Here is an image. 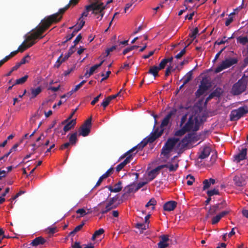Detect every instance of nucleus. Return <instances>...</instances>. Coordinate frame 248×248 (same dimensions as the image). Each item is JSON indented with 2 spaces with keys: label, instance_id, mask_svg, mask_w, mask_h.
Returning a JSON list of instances; mask_svg holds the SVG:
<instances>
[{
  "label": "nucleus",
  "instance_id": "f3484780",
  "mask_svg": "<svg viewBox=\"0 0 248 248\" xmlns=\"http://www.w3.org/2000/svg\"><path fill=\"white\" fill-rule=\"evenodd\" d=\"M177 156H175L171 163L167 165V167L170 171L175 170L178 167V161L177 159Z\"/></svg>",
  "mask_w": 248,
  "mask_h": 248
},
{
  "label": "nucleus",
  "instance_id": "4be33fe9",
  "mask_svg": "<svg viewBox=\"0 0 248 248\" xmlns=\"http://www.w3.org/2000/svg\"><path fill=\"white\" fill-rule=\"evenodd\" d=\"M107 188L111 192H118L121 190L122 186H121V183L119 182L114 185L113 186H107Z\"/></svg>",
  "mask_w": 248,
  "mask_h": 248
},
{
  "label": "nucleus",
  "instance_id": "20e7f679",
  "mask_svg": "<svg viewBox=\"0 0 248 248\" xmlns=\"http://www.w3.org/2000/svg\"><path fill=\"white\" fill-rule=\"evenodd\" d=\"M171 116V113H170L169 114H168L165 117V118L163 119V120L161 123V128L162 129L161 130H160L159 132L158 131H155L153 134L151 135L147 139H144L142 141H141L139 144V147L143 148L147 144V143L148 142H152L157 138L159 137L162 134V132L164 129V127L166 126L168 124Z\"/></svg>",
  "mask_w": 248,
  "mask_h": 248
},
{
  "label": "nucleus",
  "instance_id": "2f4dec72",
  "mask_svg": "<svg viewBox=\"0 0 248 248\" xmlns=\"http://www.w3.org/2000/svg\"><path fill=\"white\" fill-rule=\"evenodd\" d=\"M148 224L146 223H138L136 225L137 228L141 230V232H142L143 230H145L148 228Z\"/></svg>",
  "mask_w": 248,
  "mask_h": 248
},
{
  "label": "nucleus",
  "instance_id": "58836bf2",
  "mask_svg": "<svg viewBox=\"0 0 248 248\" xmlns=\"http://www.w3.org/2000/svg\"><path fill=\"white\" fill-rule=\"evenodd\" d=\"M191 73H187L183 79V84L187 83L191 79Z\"/></svg>",
  "mask_w": 248,
  "mask_h": 248
},
{
  "label": "nucleus",
  "instance_id": "393cba45",
  "mask_svg": "<svg viewBox=\"0 0 248 248\" xmlns=\"http://www.w3.org/2000/svg\"><path fill=\"white\" fill-rule=\"evenodd\" d=\"M160 70L158 66H153L150 68L149 73L153 75L155 78L158 76V72Z\"/></svg>",
  "mask_w": 248,
  "mask_h": 248
},
{
  "label": "nucleus",
  "instance_id": "c9c22d12",
  "mask_svg": "<svg viewBox=\"0 0 248 248\" xmlns=\"http://www.w3.org/2000/svg\"><path fill=\"white\" fill-rule=\"evenodd\" d=\"M29 59L30 56L29 55H27L23 58L19 62L17 63V64H19V66L20 67L21 65L29 62Z\"/></svg>",
  "mask_w": 248,
  "mask_h": 248
},
{
  "label": "nucleus",
  "instance_id": "8fccbe9b",
  "mask_svg": "<svg viewBox=\"0 0 248 248\" xmlns=\"http://www.w3.org/2000/svg\"><path fill=\"white\" fill-rule=\"evenodd\" d=\"M111 171L112 169H109L105 174H104L102 176H101V177L103 179L106 178L107 177L109 176Z\"/></svg>",
  "mask_w": 248,
  "mask_h": 248
},
{
  "label": "nucleus",
  "instance_id": "4c0bfd02",
  "mask_svg": "<svg viewBox=\"0 0 248 248\" xmlns=\"http://www.w3.org/2000/svg\"><path fill=\"white\" fill-rule=\"evenodd\" d=\"M207 194L209 197H211L215 195H218L219 194V191L217 189H214L212 190H208L207 192Z\"/></svg>",
  "mask_w": 248,
  "mask_h": 248
},
{
  "label": "nucleus",
  "instance_id": "72a5a7b5",
  "mask_svg": "<svg viewBox=\"0 0 248 248\" xmlns=\"http://www.w3.org/2000/svg\"><path fill=\"white\" fill-rule=\"evenodd\" d=\"M225 203V202L221 203L222 206L221 207H219V205H217L216 206H215L211 208L209 213L213 214L215 213L218 209H220L222 208H223V204Z\"/></svg>",
  "mask_w": 248,
  "mask_h": 248
},
{
  "label": "nucleus",
  "instance_id": "1a4fd4ad",
  "mask_svg": "<svg viewBox=\"0 0 248 248\" xmlns=\"http://www.w3.org/2000/svg\"><path fill=\"white\" fill-rule=\"evenodd\" d=\"M163 167L164 166L163 165L159 166L156 168L148 171L144 175V179L149 182L153 180Z\"/></svg>",
  "mask_w": 248,
  "mask_h": 248
},
{
  "label": "nucleus",
  "instance_id": "603ef678",
  "mask_svg": "<svg viewBox=\"0 0 248 248\" xmlns=\"http://www.w3.org/2000/svg\"><path fill=\"white\" fill-rule=\"evenodd\" d=\"M77 213H78V214H80L81 216H84L86 214V211L84 209H78L77 211Z\"/></svg>",
  "mask_w": 248,
  "mask_h": 248
},
{
  "label": "nucleus",
  "instance_id": "ddd939ff",
  "mask_svg": "<svg viewBox=\"0 0 248 248\" xmlns=\"http://www.w3.org/2000/svg\"><path fill=\"white\" fill-rule=\"evenodd\" d=\"M160 240L158 243V248H166L169 246V238L168 235H163L160 237Z\"/></svg>",
  "mask_w": 248,
  "mask_h": 248
},
{
  "label": "nucleus",
  "instance_id": "13d9d810",
  "mask_svg": "<svg viewBox=\"0 0 248 248\" xmlns=\"http://www.w3.org/2000/svg\"><path fill=\"white\" fill-rule=\"evenodd\" d=\"M111 72L110 71H108L107 72L106 74H102V76L103 77V78L102 79V80H105L109 76V74H110Z\"/></svg>",
  "mask_w": 248,
  "mask_h": 248
},
{
  "label": "nucleus",
  "instance_id": "7ed1b4c3",
  "mask_svg": "<svg viewBox=\"0 0 248 248\" xmlns=\"http://www.w3.org/2000/svg\"><path fill=\"white\" fill-rule=\"evenodd\" d=\"M105 7L106 5L100 1H97L87 6L85 10L79 19L78 25L76 26L75 29L78 28L77 31L82 28L85 22L84 17L88 16L90 12H91V14L98 21H100L104 16Z\"/></svg>",
  "mask_w": 248,
  "mask_h": 248
},
{
  "label": "nucleus",
  "instance_id": "49530a36",
  "mask_svg": "<svg viewBox=\"0 0 248 248\" xmlns=\"http://www.w3.org/2000/svg\"><path fill=\"white\" fill-rule=\"evenodd\" d=\"M186 49L185 48L183 49L176 56L177 59H180L181 57L185 53Z\"/></svg>",
  "mask_w": 248,
  "mask_h": 248
},
{
  "label": "nucleus",
  "instance_id": "6ab92c4d",
  "mask_svg": "<svg viewBox=\"0 0 248 248\" xmlns=\"http://www.w3.org/2000/svg\"><path fill=\"white\" fill-rule=\"evenodd\" d=\"M208 89V86L203 81L202 82L199 90L197 92V95L200 96L206 93Z\"/></svg>",
  "mask_w": 248,
  "mask_h": 248
},
{
  "label": "nucleus",
  "instance_id": "338daca9",
  "mask_svg": "<svg viewBox=\"0 0 248 248\" xmlns=\"http://www.w3.org/2000/svg\"><path fill=\"white\" fill-rule=\"evenodd\" d=\"M163 3H161L160 4H158V5L157 6H156V7L154 8L153 9V10L154 11H155V12H157L158 10H159L160 8H162L163 7Z\"/></svg>",
  "mask_w": 248,
  "mask_h": 248
},
{
  "label": "nucleus",
  "instance_id": "0e129e2a",
  "mask_svg": "<svg viewBox=\"0 0 248 248\" xmlns=\"http://www.w3.org/2000/svg\"><path fill=\"white\" fill-rule=\"evenodd\" d=\"M81 36L80 34H79L76 38V39L74 41L75 45H76L81 40Z\"/></svg>",
  "mask_w": 248,
  "mask_h": 248
},
{
  "label": "nucleus",
  "instance_id": "de8ad7c7",
  "mask_svg": "<svg viewBox=\"0 0 248 248\" xmlns=\"http://www.w3.org/2000/svg\"><path fill=\"white\" fill-rule=\"evenodd\" d=\"M111 171L112 169H109L105 174H104L102 176H101V177L103 179L106 178L107 177L109 176Z\"/></svg>",
  "mask_w": 248,
  "mask_h": 248
},
{
  "label": "nucleus",
  "instance_id": "423d86ee",
  "mask_svg": "<svg viewBox=\"0 0 248 248\" xmlns=\"http://www.w3.org/2000/svg\"><path fill=\"white\" fill-rule=\"evenodd\" d=\"M236 62L234 59H228L223 61L221 63L216 69L215 72L218 73L223 70L230 67Z\"/></svg>",
  "mask_w": 248,
  "mask_h": 248
},
{
  "label": "nucleus",
  "instance_id": "e433bc0d",
  "mask_svg": "<svg viewBox=\"0 0 248 248\" xmlns=\"http://www.w3.org/2000/svg\"><path fill=\"white\" fill-rule=\"evenodd\" d=\"M237 41L243 45H246L248 43V39L246 37H239Z\"/></svg>",
  "mask_w": 248,
  "mask_h": 248
},
{
  "label": "nucleus",
  "instance_id": "4d7b16f0",
  "mask_svg": "<svg viewBox=\"0 0 248 248\" xmlns=\"http://www.w3.org/2000/svg\"><path fill=\"white\" fill-rule=\"evenodd\" d=\"M74 92H72V90L69 92V93H67L66 94H64L61 97V99H62L63 98H69L72 94V93H73Z\"/></svg>",
  "mask_w": 248,
  "mask_h": 248
},
{
  "label": "nucleus",
  "instance_id": "5fc2aeb1",
  "mask_svg": "<svg viewBox=\"0 0 248 248\" xmlns=\"http://www.w3.org/2000/svg\"><path fill=\"white\" fill-rule=\"evenodd\" d=\"M83 227V224H80L78 226H77L75 229L72 232V233H76L77 232L79 231Z\"/></svg>",
  "mask_w": 248,
  "mask_h": 248
},
{
  "label": "nucleus",
  "instance_id": "3c124183",
  "mask_svg": "<svg viewBox=\"0 0 248 248\" xmlns=\"http://www.w3.org/2000/svg\"><path fill=\"white\" fill-rule=\"evenodd\" d=\"M194 14H195V12L193 11L192 12L190 13L189 14L187 15L185 17V19H187L188 20H191L192 19V17H193V16L194 15Z\"/></svg>",
  "mask_w": 248,
  "mask_h": 248
},
{
  "label": "nucleus",
  "instance_id": "bb28decb",
  "mask_svg": "<svg viewBox=\"0 0 248 248\" xmlns=\"http://www.w3.org/2000/svg\"><path fill=\"white\" fill-rule=\"evenodd\" d=\"M172 60V58H169L167 59H163L159 63V65L158 67L160 68V70L164 68V67L168 62H171Z\"/></svg>",
  "mask_w": 248,
  "mask_h": 248
},
{
  "label": "nucleus",
  "instance_id": "c03bdc74",
  "mask_svg": "<svg viewBox=\"0 0 248 248\" xmlns=\"http://www.w3.org/2000/svg\"><path fill=\"white\" fill-rule=\"evenodd\" d=\"M19 64H17L16 63L15 66H14V67H12L11 71L5 75V76H10L13 71L16 70L18 68H19Z\"/></svg>",
  "mask_w": 248,
  "mask_h": 248
},
{
  "label": "nucleus",
  "instance_id": "f257e3e1",
  "mask_svg": "<svg viewBox=\"0 0 248 248\" xmlns=\"http://www.w3.org/2000/svg\"><path fill=\"white\" fill-rule=\"evenodd\" d=\"M205 118L202 109L197 105L188 107L187 111L183 115L179 123L180 129L175 133L176 137L168 140L162 149L161 155L166 157L173 151L179 153L186 147L190 141L189 135L182 139L178 138L186 132H194L199 129L200 126Z\"/></svg>",
  "mask_w": 248,
  "mask_h": 248
},
{
  "label": "nucleus",
  "instance_id": "a19ab883",
  "mask_svg": "<svg viewBox=\"0 0 248 248\" xmlns=\"http://www.w3.org/2000/svg\"><path fill=\"white\" fill-rule=\"evenodd\" d=\"M186 184L189 186L192 185L194 181V178L191 175H188L186 177Z\"/></svg>",
  "mask_w": 248,
  "mask_h": 248
},
{
  "label": "nucleus",
  "instance_id": "37998d69",
  "mask_svg": "<svg viewBox=\"0 0 248 248\" xmlns=\"http://www.w3.org/2000/svg\"><path fill=\"white\" fill-rule=\"evenodd\" d=\"M232 15H233V13L231 14L229 17L226 19L225 22V25L226 26H228L233 21V17L232 16Z\"/></svg>",
  "mask_w": 248,
  "mask_h": 248
},
{
  "label": "nucleus",
  "instance_id": "dca6fc26",
  "mask_svg": "<svg viewBox=\"0 0 248 248\" xmlns=\"http://www.w3.org/2000/svg\"><path fill=\"white\" fill-rule=\"evenodd\" d=\"M211 152V149L209 147H204L201 149L199 155V158L201 159H204L209 155Z\"/></svg>",
  "mask_w": 248,
  "mask_h": 248
},
{
  "label": "nucleus",
  "instance_id": "09e8293b",
  "mask_svg": "<svg viewBox=\"0 0 248 248\" xmlns=\"http://www.w3.org/2000/svg\"><path fill=\"white\" fill-rule=\"evenodd\" d=\"M111 171L112 169H109L105 174H104L102 176H101V177L103 179L106 178L107 177L109 176Z\"/></svg>",
  "mask_w": 248,
  "mask_h": 248
},
{
  "label": "nucleus",
  "instance_id": "412c9836",
  "mask_svg": "<svg viewBox=\"0 0 248 248\" xmlns=\"http://www.w3.org/2000/svg\"><path fill=\"white\" fill-rule=\"evenodd\" d=\"M198 33V30L197 28L194 29L191 32V33L189 34L190 39H188L186 44V47L188 46L192 41L196 37L197 34Z\"/></svg>",
  "mask_w": 248,
  "mask_h": 248
},
{
  "label": "nucleus",
  "instance_id": "ea45409f",
  "mask_svg": "<svg viewBox=\"0 0 248 248\" xmlns=\"http://www.w3.org/2000/svg\"><path fill=\"white\" fill-rule=\"evenodd\" d=\"M77 140V133L72 134L69 139V142L71 144H74L76 143Z\"/></svg>",
  "mask_w": 248,
  "mask_h": 248
},
{
  "label": "nucleus",
  "instance_id": "680f3d73",
  "mask_svg": "<svg viewBox=\"0 0 248 248\" xmlns=\"http://www.w3.org/2000/svg\"><path fill=\"white\" fill-rule=\"evenodd\" d=\"M132 50H133V47H129L128 48H127L126 49H125L124 51H123V54L124 55H125L126 54H127L128 52L130 51H132Z\"/></svg>",
  "mask_w": 248,
  "mask_h": 248
},
{
  "label": "nucleus",
  "instance_id": "bf43d9fd",
  "mask_svg": "<svg viewBox=\"0 0 248 248\" xmlns=\"http://www.w3.org/2000/svg\"><path fill=\"white\" fill-rule=\"evenodd\" d=\"M101 95V94H100L99 95L95 97L93 100L92 101L91 104L93 105H94L98 100L99 99V97Z\"/></svg>",
  "mask_w": 248,
  "mask_h": 248
},
{
  "label": "nucleus",
  "instance_id": "79ce46f5",
  "mask_svg": "<svg viewBox=\"0 0 248 248\" xmlns=\"http://www.w3.org/2000/svg\"><path fill=\"white\" fill-rule=\"evenodd\" d=\"M221 218V217H220V216H219V214L217 215L216 216L212 218V224H215L218 223Z\"/></svg>",
  "mask_w": 248,
  "mask_h": 248
},
{
  "label": "nucleus",
  "instance_id": "f704fd0d",
  "mask_svg": "<svg viewBox=\"0 0 248 248\" xmlns=\"http://www.w3.org/2000/svg\"><path fill=\"white\" fill-rule=\"evenodd\" d=\"M104 231L103 229H100L96 231L92 237V239L94 240L96 237H98L99 235L103 234Z\"/></svg>",
  "mask_w": 248,
  "mask_h": 248
},
{
  "label": "nucleus",
  "instance_id": "864d4df0",
  "mask_svg": "<svg viewBox=\"0 0 248 248\" xmlns=\"http://www.w3.org/2000/svg\"><path fill=\"white\" fill-rule=\"evenodd\" d=\"M6 170H0V179H1L3 177H4L6 175Z\"/></svg>",
  "mask_w": 248,
  "mask_h": 248
},
{
  "label": "nucleus",
  "instance_id": "a18cd8bd",
  "mask_svg": "<svg viewBox=\"0 0 248 248\" xmlns=\"http://www.w3.org/2000/svg\"><path fill=\"white\" fill-rule=\"evenodd\" d=\"M110 100L108 97L105 98L101 104V105L105 108L110 103Z\"/></svg>",
  "mask_w": 248,
  "mask_h": 248
},
{
  "label": "nucleus",
  "instance_id": "473e14b6",
  "mask_svg": "<svg viewBox=\"0 0 248 248\" xmlns=\"http://www.w3.org/2000/svg\"><path fill=\"white\" fill-rule=\"evenodd\" d=\"M116 49V46H113L110 48L107 49L104 53H103L102 55V57L103 58L107 57L110 53V52H112Z\"/></svg>",
  "mask_w": 248,
  "mask_h": 248
},
{
  "label": "nucleus",
  "instance_id": "9b49d317",
  "mask_svg": "<svg viewBox=\"0 0 248 248\" xmlns=\"http://www.w3.org/2000/svg\"><path fill=\"white\" fill-rule=\"evenodd\" d=\"M136 148H138L139 149H142V148L141 147H139V144L136 147L133 148L132 149H131L129 153H127L126 156V158L125 159V160L123 162H122L121 163H120V164H119L117 167V168H116V170L117 171H120L127 163H129L130 161H131V158H132V155L130 154V153L131 152H133L134 150H135V149Z\"/></svg>",
  "mask_w": 248,
  "mask_h": 248
},
{
  "label": "nucleus",
  "instance_id": "052dcab7",
  "mask_svg": "<svg viewBox=\"0 0 248 248\" xmlns=\"http://www.w3.org/2000/svg\"><path fill=\"white\" fill-rule=\"evenodd\" d=\"M73 71V68H70L65 71L63 73V75L64 76H68L70 73H71Z\"/></svg>",
  "mask_w": 248,
  "mask_h": 248
},
{
  "label": "nucleus",
  "instance_id": "0eeeda50",
  "mask_svg": "<svg viewBox=\"0 0 248 248\" xmlns=\"http://www.w3.org/2000/svg\"><path fill=\"white\" fill-rule=\"evenodd\" d=\"M248 111L246 108L241 107L237 109L233 110L231 113V119L232 121H234L239 119L243 115Z\"/></svg>",
  "mask_w": 248,
  "mask_h": 248
},
{
  "label": "nucleus",
  "instance_id": "69168bd1",
  "mask_svg": "<svg viewBox=\"0 0 248 248\" xmlns=\"http://www.w3.org/2000/svg\"><path fill=\"white\" fill-rule=\"evenodd\" d=\"M172 67L171 66L168 67L166 71L165 75L166 76H168L169 75V74L170 73L171 71H172Z\"/></svg>",
  "mask_w": 248,
  "mask_h": 248
},
{
  "label": "nucleus",
  "instance_id": "a211bd4d",
  "mask_svg": "<svg viewBox=\"0 0 248 248\" xmlns=\"http://www.w3.org/2000/svg\"><path fill=\"white\" fill-rule=\"evenodd\" d=\"M176 206V202L174 201H170L166 203L164 205V209L167 211L173 210Z\"/></svg>",
  "mask_w": 248,
  "mask_h": 248
},
{
  "label": "nucleus",
  "instance_id": "774afa93",
  "mask_svg": "<svg viewBox=\"0 0 248 248\" xmlns=\"http://www.w3.org/2000/svg\"><path fill=\"white\" fill-rule=\"evenodd\" d=\"M71 144L70 142H67L62 145L61 147V149L63 150L66 149L69 147V146Z\"/></svg>",
  "mask_w": 248,
  "mask_h": 248
},
{
  "label": "nucleus",
  "instance_id": "2eb2a0df",
  "mask_svg": "<svg viewBox=\"0 0 248 248\" xmlns=\"http://www.w3.org/2000/svg\"><path fill=\"white\" fill-rule=\"evenodd\" d=\"M233 181L235 185L238 186H242L246 184L245 177L241 175L235 176Z\"/></svg>",
  "mask_w": 248,
  "mask_h": 248
},
{
  "label": "nucleus",
  "instance_id": "f03ea898",
  "mask_svg": "<svg viewBox=\"0 0 248 248\" xmlns=\"http://www.w3.org/2000/svg\"><path fill=\"white\" fill-rule=\"evenodd\" d=\"M62 18L60 13H57L48 17L42 22L41 25L36 31L29 35L24 42L19 46L18 50L23 52L35 43V40L39 38L42 33L50 25L52 22H58Z\"/></svg>",
  "mask_w": 248,
  "mask_h": 248
},
{
  "label": "nucleus",
  "instance_id": "cd10ccee",
  "mask_svg": "<svg viewBox=\"0 0 248 248\" xmlns=\"http://www.w3.org/2000/svg\"><path fill=\"white\" fill-rule=\"evenodd\" d=\"M28 78V75H25L21 78L17 79L16 80L15 83L13 84V85L24 84L25 82H26Z\"/></svg>",
  "mask_w": 248,
  "mask_h": 248
},
{
  "label": "nucleus",
  "instance_id": "c756f323",
  "mask_svg": "<svg viewBox=\"0 0 248 248\" xmlns=\"http://www.w3.org/2000/svg\"><path fill=\"white\" fill-rule=\"evenodd\" d=\"M156 201L155 199H152L148 202L145 206L149 209L153 210L154 209L155 205L156 204Z\"/></svg>",
  "mask_w": 248,
  "mask_h": 248
},
{
  "label": "nucleus",
  "instance_id": "39448f33",
  "mask_svg": "<svg viewBox=\"0 0 248 248\" xmlns=\"http://www.w3.org/2000/svg\"><path fill=\"white\" fill-rule=\"evenodd\" d=\"M247 80L245 78H242L237 83H235L232 89V93L234 95H238L244 92L247 87Z\"/></svg>",
  "mask_w": 248,
  "mask_h": 248
},
{
  "label": "nucleus",
  "instance_id": "7c9ffc66",
  "mask_svg": "<svg viewBox=\"0 0 248 248\" xmlns=\"http://www.w3.org/2000/svg\"><path fill=\"white\" fill-rule=\"evenodd\" d=\"M44 243V240L42 237H37L34 239L31 242L32 246H36L40 244H43Z\"/></svg>",
  "mask_w": 248,
  "mask_h": 248
},
{
  "label": "nucleus",
  "instance_id": "5701e85b",
  "mask_svg": "<svg viewBox=\"0 0 248 248\" xmlns=\"http://www.w3.org/2000/svg\"><path fill=\"white\" fill-rule=\"evenodd\" d=\"M215 183V180L213 179H210L209 180H205L203 181V189L208 188L211 185H214Z\"/></svg>",
  "mask_w": 248,
  "mask_h": 248
},
{
  "label": "nucleus",
  "instance_id": "b1692460",
  "mask_svg": "<svg viewBox=\"0 0 248 248\" xmlns=\"http://www.w3.org/2000/svg\"><path fill=\"white\" fill-rule=\"evenodd\" d=\"M69 56V54H66L64 56V57H63L62 55H61L55 64V66L59 67L62 62H64L66 60H67Z\"/></svg>",
  "mask_w": 248,
  "mask_h": 248
},
{
  "label": "nucleus",
  "instance_id": "f8f14e48",
  "mask_svg": "<svg viewBox=\"0 0 248 248\" xmlns=\"http://www.w3.org/2000/svg\"><path fill=\"white\" fill-rule=\"evenodd\" d=\"M42 91V88L41 86L32 87L30 89L28 94L30 99H33L35 98Z\"/></svg>",
  "mask_w": 248,
  "mask_h": 248
},
{
  "label": "nucleus",
  "instance_id": "e2e57ef3",
  "mask_svg": "<svg viewBox=\"0 0 248 248\" xmlns=\"http://www.w3.org/2000/svg\"><path fill=\"white\" fill-rule=\"evenodd\" d=\"M73 248H82V247L80 246V243L78 242H76L73 245Z\"/></svg>",
  "mask_w": 248,
  "mask_h": 248
},
{
  "label": "nucleus",
  "instance_id": "a878e982",
  "mask_svg": "<svg viewBox=\"0 0 248 248\" xmlns=\"http://www.w3.org/2000/svg\"><path fill=\"white\" fill-rule=\"evenodd\" d=\"M113 200H111L110 201H109L106 204L105 209L103 210L101 212L103 214L106 213L108 211H109L110 209L113 208L115 207L113 205Z\"/></svg>",
  "mask_w": 248,
  "mask_h": 248
},
{
  "label": "nucleus",
  "instance_id": "4468645a",
  "mask_svg": "<svg viewBox=\"0 0 248 248\" xmlns=\"http://www.w3.org/2000/svg\"><path fill=\"white\" fill-rule=\"evenodd\" d=\"M247 155V149L243 148L241 151L234 156V160L236 162H239L246 158Z\"/></svg>",
  "mask_w": 248,
  "mask_h": 248
},
{
  "label": "nucleus",
  "instance_id": "aec40b11",
  "mask_svg": "<svg viewBox=\"0 0 248 248\" xmlns=\"http://www.w3.org/2000/svg\"><path fill=\"white\" fill-rule=\"evenodd\" d=\"M104 60L102 61L101 62L97 64H95L91 67L89 71H87L86 74H85V76L86 78H89L90 76L93 74V73L95 71V70L99 67L103 63Z\"/></svg>",
  "mask_w": 248,
  "mask_h": 248
},
{
  "label": "nucleus",
  "instance_id": "6e6d98bb",
  "mask_svg": "<svg viewBox=\"0 0 248 248\" xmlns=\"http://www.w3.org/2000/svg\"><path fill=\"white\" fill-rule=\"evenodd\" d=\"M10 58V56H7L3 60L0 61V66L2 65L4 62L8 61Z\"/></svg>",
  "mask_w": 248,
  "mask_h": 248
},
{
  "label": "nucleus",
  "instance_id": "c85d7f7f",
  "mask_svg": "<svg viewBox=\"0 0 248 248\" xmlns=\"http://www.w3.org/2000/svg\"><path fill=\"white\" fill-rule=\"evenodd\" d=\"M76 124V120H72L70 122H69L67 124H66L63 130L65 132H67L70 129H71Z\"/></svg>",
  "mask_w": 248,
  "mask_h": 248
},
{
  "label": "nucleus",
  "instance_id": "6e6552de",
  "mask_svg": "<svg viewBox=\"0 0 248 248\" xmlns=\"http://www.w3.org/2000/svg\"><path fill=\"white\" fill-rule=\"evenodd\" d=\"M91 118H89L81 126L79 131L80 135L85 137L89 134L91 128Z\"/></svg>",
  "mask_w": 248,
  "mask_h": 248
},
{
  "label": "nucleus",
  "instance_id": "9d476101",
  "mask_svg": "<svg viewBox=\"0 0 248 248\" xmlns=\"http://www.w3.org/2000/svg\"><path fill=\"white\" fill-rule=\"evenodd\" d=\"M207 0H185L184 6L186 9H192L199 7L201 4L204 3Z\"/></svg>",
  "mask_w": 248,
  "mask_h": 248
}]
</instances>
